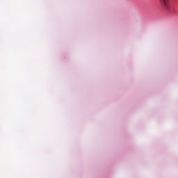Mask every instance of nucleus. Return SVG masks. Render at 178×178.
Segmentation results:
<instances>
[{
    "label": "nucleus",
    "instance_id": "obj_1",
    "mask_svg": "<svg viewBox=\"0 0 178 178\" xmlns=\"http://www.w3.org/2000/svg\"><path fill=\"white\" fill-rule=\"evenodd\" d=\"M162 3H163L164 6H168L169 3V0H160Z\"/></svg>",
    "mask_w": 178,
    "mask_h": 178
}]
</instances>
